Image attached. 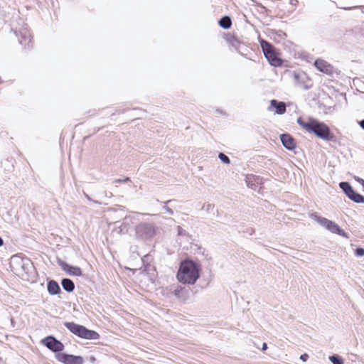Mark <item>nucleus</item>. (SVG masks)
I'll use <instances>...</instances> for the list:
<instances>
[{"instance_id":"obj_22","label":"nucleus","mask_w":364,"mask_h":364,"mask_svg":"<svg viewBox=\"0 0 364 364\" xmlns=\"http://www.w3.org/2000/svg\"><path fill=\"white\" fill-rule=\"evenodd\" d=\"M218 25L223 29H229L232 26V20L229 16H223L218 20Z\"/></svg>"},{"instance_id":"obj_41","label":"nucleus","mask_w":364,"mask_h":364,"mask_svg":"<svg viewBox=\"0 0 364 364\" xmlns=\"http://www.w3.org/2000/svg\"><path fill=\"white\" fill-rule=\"evenodd\" d=\"M215 112L217 113H218L219 114H221V115H223V116H227L228 115V114L225 111H223V109H217L215 110Z\"/></svg>"},{"instance_id":"obj_4","label":"nucleus","mask_w":364,"mask_h":364,"mask_svg":"<svg viewBox=\"0 0 364 364\" xmlns=\"http://www.w3.org/2000/svg\"><path fill=\"white\" fill-rule=\"evenodd\" d=\"M158 226L153 222H140L134 227V238L139 242H149L156 235Z\"/></svg>"},{"instance_id":"obj_35","label":"nucleus","mask_w":364,"mask_h":364,"mask_svg":"<svg viewBox=\"0 0 364 364\" xmlns=\"http://www.w3.org/2000/svg\"><path fill=\"white\" fill-rule=\"evenodd\" d=\"M130 181V178L129 177H125L124 178H117V179H115L113 183H125V182H127V181Z\"/></svg>"},{"instance_id":"obj_34","label":"nucleus","mask_w":364,"mask_h":364,"mask_svg":"<svg viewBox=\"0 0 364 364\" xmlns=\"http://www.w3.org/2000/svg\"><path fill=\"white\" fill-rule=\"evenodd\" d=\"M85 360L88 361L89 363H90L92 364H96V362H97V359L94 355L87 356L85 358Z\"/></svg>"},{"instance_id":"obj_9","label":"nucleus","mask_w":364,"mask_h":364,"mask_svg":"<svg viewBox=\"0 0 364 364\" xmlns=\"http://www.w3.org/2000/svg\"><path fill=\"white\" fill-rule=\"evenodd\" d=\"M18 43L24 47H30L31 43V34L26 24L19 31H15Z\"/></svg>"},{"instance_id":"obj_8","label":"nucleus","mask_w":364,"mask_h":364,"mask_svg":"<svg viewBox=\"0 0 364 364\" xmlns=\"http://www.w3.org/2000/svg\"><path fill=\"white\" fill-rule=\"evenodd\" d=\"M57 263L68 274L75 277L82 276V271L80 267L70 264L58 257L57 258Z\"/></svg>"},{"instance_id":"obj_46","label":"nucleus","mask_w":364,"mask_h":364,"mask_svg":"<svg viewBox=\"0 0 364 364\" xmlns=\"http://www.w3.org/2000/svg\"><path fill=\"white\" fill-rule=\"evenodd\" d=\"M4 245V240L3 238L0 236V247L3 246Z\"/></svg>"},{"instance_id":"obj_12","label":"nucleus","mask_w":364,"mask_h":364,"mask_svg":"<svg viewBox=\"0 0 364 364\" xmlns=\"http://www.w3.org/2000/svg\"><path fill=\"white\" fill-rule=\"evenodd\" d=\"M145 215V214L141 213L139 212H134L132 215H126L123 218L122 225L119 227V228H120L119 232L122 233H124V234L127 233L128 230L130 227V225L133 224L134 220H138L136 217L139 215Z\"/></svg>"},{"instance_id":"obj_20","label":"nucleus","mask_w":364,"mask_h":364,"mask_svg":"<svg viewBox=\"0 0 364 364\" xmlns=\"http://www.w3.org/2000/svg\"><path fill=\"white\" fill-rule=\"evenodd\" d=\"M60 284L63 289L68 293L73 292L75 288L74 282L69 278H63Z\"/></svg>"},{"instance_id":"obj_28","label":"nucleus","mask_w":364,"mask_h":364,"mask_svg":"<svg viewBox=\"0 0 364 364\" xmlns=\"http://www.w3.org/2000/svg\"><path fill=\"white\" fill-rule=\"evenodd\" d=\"M215 205L211 203H205L201 208V210L205 211L207 213H210L214 210Z\"/></svg>"},{"instance_id":"obj_14","label":"nucleus","mask_w":364,"mask_h":364,"mask_svg":"<svg viewBox=\"0 0 364 364\" xmlns=\"http://www.w3.org/2000/svg\"><path fill=\"white\" fill-rule=\"evenodd\" d=\"M100 337V336L98 332L82 326L78 338L85 340H97L99 339Z\"/></svg>"},{"instance_id":"obj_27","label":"nucleus","mask_w":364,"mask_h":364,"mask_svg":"<svg viewBox=\"0 0 364 364\" xmlns=\"http://www.w3.org/2000/svg\"><path fill=\"white\" fill-rule=\"evenodd\" d=\"M218 159L224 164H229L230 163V158L223 152H219Z\"/></svg>"},{"instance_id":"obj_26","label":"nucleus","mask_w":364,"mask_h":364,"mask_svg":"<svg viewBox=\"0 0 364 364\" xmlns=\"http://www.w3.org/2000/svg\"><path fill=\"white\" fill-rule=\"evenodd\" d=\"M184 292H185V288L180 285H178L177 287H176L173 291V295L178 299L183 297Z\"/></svg>"},{"instance_id":"obj_44","label":"nucleus","mask_w":364,"mask_h":364,"mask_svg":"<svg viewBox=\"0 0 364 364\" xmlns=\"http://www.w3.org/2000/svg\"><path fill=\"white\" fill-rule=\"evenodd\" d=\"M183 230L182 229V228L180 227V226H178V234L180 235H182L183 234Z\"/></svg>"},{"instance_id":"obj_15","label":"nucleus","mask_w":364,"mask_h":364,"mask_svg":"<svg viewBox=\"0 0 364 364\" xmlns=\"http://www.w3.org/2000/svg\"><path fill=\"white\" fill-rule=\"evenodd\" d=\"M46 289L50 296L58 295L61 293L59 284L54 279H47Z\"/></svg>"},{"instance_id":"obj_17","label":"nucleus","mask_w":364,"mask_h":364,"mask_svg":"<svg viewBox=\"0 0 364 364\" xmlns=\"http://www.w3.org/2000/svg\"><path fill=\"white\" fill-rule=\"evenodd\" d=\"M267 35L277 43L287 37V35L284 31L276 29H268Z\"/></svg>"},{"instance_id":"obj_10","label":"nucleus","mask_w":364,"mask_h":364,"mask_svg":"<svg viewBox=\"0 0 364 364\" xmlns=\"http://www.w3.org/2000/svg\"><path fill=\"white\" fill-rule=\"evenodd\" d=\"M314 65L317 70L329 76H333L336 73L333 66L321 58L316 59Z\"/></svg>"},{"instance_id":"obj_40","label":"nucleus","mask_w":364,"mask_h":364,"mask_svg":"<svg viewBox=\"0 0 364 364\" xmlns=\"http://www.w3.org/2000/svg\"><path fill=\"white\" fill-rule=\"evenodd\" d=\"M102 195L105 197V198H111L113 195L111 192H107L106 191H103L102 193Z\"/></svg>"},{"instance_id":"obj_42","label":"nucleus","mask_w":364,"mask_h":364,"mask_svg":"<svg viewBox=\"0 0 364 364\" xmlns=\"http://www.w3.org/2000/svg\"><path fill=\"white\" fill-rule=\"evenodd\" d=\"M267 348H268L267 343H265V342H264V343H262V346L261 350H262V351H264V350H266Z\"/></svg>"},{"instance_id":"obj_18","label":"nucleus","mask_w":364,"mask_h":364,"mask_svg":"<svg viewBox=\"0 0 364 364\" xmlns=\"http://www.w3.org/2000/svg\"><path fill=\"white\" fill-rule=\"evenodd\" d=\"M64 326L73 334L79 337L80 331L83 325L76 323L73 321H65L63 323Z\"/></svg>"},{"instance_id":"obj_39","label":"nucleus","mask_w":364,"mask_h":364,"mask_svg":"<svg viewBox=\"0 0 364 364\" xmlns=\"http://www.w3.org/2000/svg\"><path fill=\"white\" fill-rule=\"evenodd\" d=\"M125 109H117L114 112H113L111 115L112 116H114L115 114H123L125 112Z\"/></svg>"},{"instance_id":"obj_19","label":"nucleus","mask_w":364,"mask_h":364,"mask_svg":"<svg viewBox=\"0 0 364 364\" xmlns=\"http://www.w3.org/2000/svg\"><path fill=\"white\" fill-rule=\"evenodd\" d=\"M225 39L231 46H232L237 52L240 53L241 42L235 35L228 33L226 34Z\"/></svg>"},{"instance_id":"obj_6","label":"nucleus","mask_w":364,"mask_h":364,"mask_svg":"<svg viewBox=\"0 0 364 364\" xmlns=\"http://www.w3.org/2000/svg\"><path fill=\"white\" fill-rule=\"evenodd\" d=\"M41 344L55 354L56 360L65 349L64 344L53 335H48L41 340Z\"/></svg>"},{"instance_id":"obj_25","label":"nucleus","mask_w":364,"mask_h":364,"mask_svg":"<svg viewBox=\"0 0 364 364\" xmlns=\"http://www.w3.org/2000/svg\"><path fill=\"white\" fill-rule=\"evenodd\" d=\"M328 360L332 364H344V360L340 355L333 354L328 356Z\"/></svg>"},{"instance_id":"obj_47","label":"nucleus","mask_w":364,"mask_h":364,"mask_svg":"<svg viewBox=\"0 0 364 364\" xmlns=\"http://www.w3.org/2000/svg\"><path fill=\"white\" fill-rule=\"evenodd\" d=\"M100 127H99V128H97V129H95V131H94V132H97L100 131Z\"/></svg>"},{"instance_id":"obj_38","label":"nucleus","mask_w":364,"mask_h":364,"mask_svg":"<svg viewBox=\"0 0 364 364\" xmlns=\"http://www.w3.org/2000/svg\"><path fill=\"white\" fill-rule=\"evenodd\" d=\"M22 262H23L22 267L23 269H25V266L26 265L31 264V260L29 259H28V258L23 259H22Z\"/></svg>"},{"instance_id":"obj_32","label":"nucleus","mask_w":364,"mask_h":364,"mask_svg":"<svg viewBox=\"0 0 364 364\" xmlns=\"http://www.w3.org/2000/svg\"><path fill=\"white\" fill-rule=\"evenodd\" d=\"M83 194H84V196H85V198H86L87 200H89V201H91V202H92V203H95V204H98V205H101V204H102V203H102V202H101V201H99V200H94V199H92V198H91L88 194H87V193H85V192L83 193Z\"/></svg>"},{"instance_id":"obj_43","label":"nucleus","mask_w":364,"mask_h":364,"mask_svg":"<svg viewBox=\"0 0 364 364\" xmlns=\"http://www.w3.org/2000/svg\"><path fill=\"white\" fill-rule=\"evenodd\" d=\"M360 127H361L362 129L364 130V119L360 120L359 122H358Z\"/></svg>"},{"instance_id":"obj_21","label":"nucleus","mask_w":364,"mask_h":364,"mask_svg":"<svg viewBox=\"0 0 364 364\" xmlns=\"http://www.w3.org/2000/svg\"><path fill=\"white\" fill-rule=\"evenodd\" d=\"M348 199L358 204H364V196L353 189L347 196Z\"/></svg>"},{"instance_id":"obj_1","label":"nucleus","mask_w":364,"mask_h":364,"mask_svg":"<svg viewBox=\"0 0 364 364\" xmlns=\"http://www.w3.org/2000/svg\"><path fill=\"white\" fill-rule=\"evenodd\" d=\"M296 123L306 132L313 134L318 139L326 141L336 142L337 141L336 135L331 132L329 127L316 118L308 117L307 122H306L299 117L296 119Z\"/></svg>"},{"instance_id":"obj_5","label":"nucleus","mask_w":364,"mask_h":364,"mask_svg":"<svg viewBox=\"0 0 364 364\" xmlns=\"http://www.w3.org/2000/svg\"><path fill=\"white\" fill-rule=\"evenodd\" d=\"M312 218L319 223L322 227L330 231L333 234L342 236L345 238L349 237V234L342 229L336 223L322 216H319L316 213L312 215Z\"/></svg>"},{"instance_id":"obj_48","label":"nucleus","mask_w":364,"mask_h":364,"mask_svg":"<svg viewBox=\"0 0 364 364\" xmlns=\"http://www.w3.org/2000/svg\"><path fill=\"white\" fill-rule=\"evenodd\" d=\"M290 4H294L293 0H290Z\"/></svg>"},{"instance_id":"obj_2","label":"nucleus","mask_w":364,"mask_h":364,"mask_svg":"<svg viewBox=\"0 0 364 364\" xmlns=\"http://www.w3.org/2000/svg\"><path fill=\"white\" fill-rule=\"evenodd\" d=\"M200 264L191 259H184L180 262L176 273V279L183 284L193 285L200 275Z\"/></svg>"},{"instance_id":"obj_3","label":"nucleus","mask_w":364,"mask_h":364,"mask_svg":"<svg viewBox=\"0 0 364 364\" xmlns=\"http://www.w3.org/2000/svg\"><path fill=\"white\" fill-rule=\"evenodd\" d=\"M258 41L264 58L269 64L274 68L283 65L284 60L281 58V53L271 43L259 37Z\"/></svg>"},{"instance_id":"obj_16","label":"nucleus","mask_w":364,"mask_h":364,"mask_svg":"<svg viewBox=\"0 0 364 364\" xmlns=\"http://www.w3.org/2000/svg\"><path fill=\"white\" fill-rule=\"evenodd\" d=\"M270 107L274 108V113L277 114H283L286 112L287 107L286 103L283 101H278L277 100H270Z\"/></svg>"},{"instance_id":"obj_29","label":"nucleus","mask_w":364,"mask_h":364,"mask_svg":"<svg viewBox=\"0 0 364 364\" xmlns=\"http://www.w3.org/2000/svg\"><path fill=\"white\" fill-rule=\"evenodd\" d=\"M173 201H174V200H168L164 202L165 205L163 206V209L164 210H166L170 215H173L174 214V212H173V210L170 207H168L166 205L167 204H170V203H171Z\"/></svg>"},{"instance_id":"obj_11","label":"nucleus","mask_w":364,"mask_h":364,"mask_svg":"<svg viewBox=\"0 0 364 364\" xmlns=\"http://www.w3.org/2000/svg\"><path fill=\"white\" fill-rule=\"evenodd\" d=\"M57 360L63 364H83L85 359L81 355H75L63 352L59 355V358Z\"/></svg>"},{"instance_id":"obj_36","label":"nucleus","mask_w":364,"mask_h":364,"mask_svg":"<svg viewBox=\"0 0 364 364\" xmlns=\"http://www.w3.org/2000/svg\"><path fill=\"white\" fill-rule=\"evenodd\" d=\"M309 358V355L306 353H304L300 355L299 359L302 362H306L308 360Z\"/></svg>"},{"instance_id":"obj_23","label":"nucleus","mask_w":364,"mask_h":364,"mask_svg":"<svg viewBox=\"0 0 364 364\" xmlns=\"http://www.w3.org/2000/svg\"><path fill=\"white\" fill-rule=\"evenodd\" d=\"M259 178V176L250 175L247 176L245 178V183L247 187L251 188L252 189L255 188L256 183H258Z\"/></svg>"},{"instance_id":"obj_13","label":"nucleus","mask_w":364,"mask_h":364,"mask_svg":"<svg viewBox=\"0 0 364 364\" xmlns=\"http://www.w3.org/2000/svg\"><path fill=\"white\" fill-rule=\"evenodd\" d=\"M282 146L289 151H293L296 147L295 139L289 133H282L279 135Z\"/></svg>"},{"instance_id":"obj_37","label":"nucleus","mask_w":364,"mask_h":364,"mask_svg":"<svg viewBox=\"0 0 364 364\" xmlns=\"http://www.w3.org/2000/svg\"><path fill=\"white\" fill-rule=\"evenodd\" d=\"M349 359L352 361V362H356L358 359V356L356 355V354H354V353H350L349 355Z\"/></svg>"},{"instance_id":"obj_45","label":"nucleus","mask_w":364,"mask_h":364,"mask_svg":"<svg viewBox=\"0 0 364 364\" xmlns=\"http://www.w3.org/2000/svg\"><path fill=\"white\" fill-rule=\"evenodd\" d=\"M10 322H11V326L14 328L15 326V321L13 318H10Z\"/></svg>"},{"instance_id":"obj_33","label":"nucleus","mask_w":364,"mask_h":364,"mask_svg":"<svg viewBox=\"0 0 364 364\" xmlns=\"http://www.w3.org/2000/svg\"><path fill=\"white\" fill-rule=\"evenodd\" d=\"M353 179L362 186L364 192V179L358 176H353Z\"/></svg>"},{"instance_id":"obj_7","label":"nucleus","mask_w":364,"mask_h":364,"mask_svg":"<svg viewBox=\"0 0 364 364\" xmlns=\"http://www.w3.org/2000/svg\"><path fill=\"white\" fill-rule=\"evenodd\" d=\"M293 78L296 86L308 90L311 88L313 83L311 78L303 71H294Z\"/></svg>"},{"instance_id":"obj_24","label":"nucleus","mask_w":364,"mask_h":364,"mask_svg":"<svg viewBox=\"0 0 364 364\" xmlns=\"http://www.w3.org/2000/svg\"><path fill=\"white\" fill-rule=\"evenodd\" d=\"M339 188L342 190L344 194L347 196L350 192L353 189L351 184L348 181H341L339 183Z\"/></svg>"},{"instance_id":"obj_30","label":"nucleus","mask_w":364,"mask_h":364,"mask_svg":"<svg viewBox=\"0 0 364 364\" xmlns=\"http://www.w3.org/2000/svg\"><path fill=\"white\" fill-rule=\"evenodd\" d=\"M146 256H144L142 259H141V261H142V266L140 268V269L141 270L142 272L144 273H148L149 272V267H150V264H148V263H145V261H144V258L146 257Z\"/></svg>"},{"instance_id":"obj_31","label":"nucleus","mask_w":364,"mask_h":364,"mask_svg":"<svg viewBox=\"0 0 364 364\" xmlns=\"http://www.w3.org/2000/svg\"><path fill=\"white\" fill-rule=\"evenodd\" d=\"M355 255L357 257H363L364 256V248L361 247H358L355 250Z\"/></svg>"}]
</instances>
